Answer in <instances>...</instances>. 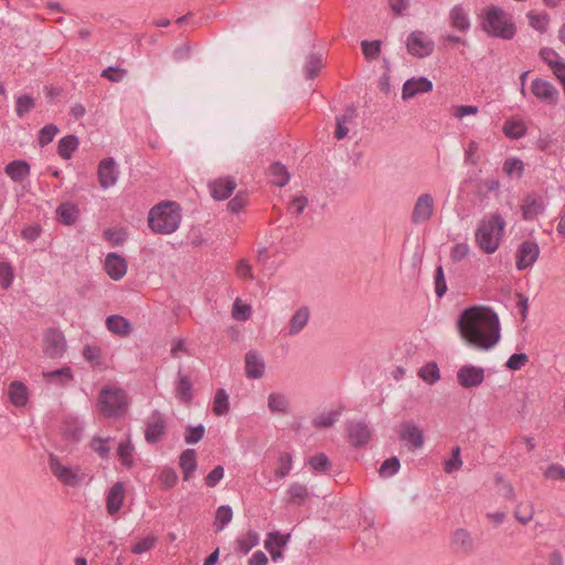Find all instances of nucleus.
I'll use <instances>...</instances> for the list:
<instances>
[{
  "instance_id": "9",
  "label": "nucleus",
  "mask_w": 565,
  "mask_h": 565,
  "mask_svg": "<svg viewBox=\"0 0 565 565\" xmlns=\"http://www.w3.org/2000/svg\"><path fill=\"white\" fill-rule=\"evenodd\" d=\"M540 246L535 241H523L515 252V267L522 271L532 267L540 256Z\"/></svg>"
},
{
  "instance_id": "53",
  "label": "nucleus",
  "mask_w": 565,
  "mask_h": 565,
  "mask_svg": "<svg viewBox=\"0 0 565 565\" xmlns=\"http://www.w3.org/2000/svg\"><path fill=\"white\" fill-rule=\"evenodd\" d=\"M159 481L161 483V489L168 491L172 489L178 482V473L172 467H164L160 475Z\"/></svg>"
},
{
  "instance_id": "48",
  "label": "nucleus",
  "mask_w": 565,
  "mask_h": 565,
  "mask_svg": "<svg viewBox=\"0 0 565 565\" xmlns=\"http://www.w3.org/2000/svg\"><path fill=\"white\" fill-rule=\"evenodd\" d=\"M34 107L35 99L29 94H23L15 98V114L19 118H23Z\"/></svg>"
},
{
  "instance_id": "24",
  "label": "nucleus",
  "mask_w": 565,
  "mask_h": 565,
  "mask_svg": "<svg viewBox=\"0 0 565 565\" xmlns=\"http://www.w3.org/2000/svg\"><path fill=\"white\" fill-rule=\"evenodd\" d=\"M106 328L119 337H128L132 332L131 322L120 315H110L105 321Z\"/></svg>"
},
{
  "instance_id": "14",
  "label": "nucleus",
  "mask_w": 565,
  "mask_h": 565,
  "mask_svg": "<svg viewBox=\"0 0 565 565\" xmlns=\"http://www.w3.org/2000/svg\"><path fill=\"white\" fill-rule=\"evenodd\" d=\"M104 270L113 280L118 281L127 274L128 262L120 254L110 252L105 257Z\"/></svg>"
},
{
  "instance_id": "46",
  "label": "nucleus",
  "mask_w": 565,
  "mask_h": 565,
  "mask_svg": "<svg viewBox=\"0 0 565 565\" xmlns=\"http://www.w3.org/2000/svg\"><path fill=\"white\" fill-rule=\"evenodd\" d=\"M530 25L539 31L540 33H545L547 31V26L550 23V14L547 12L535 13L534 11H529L526 14Z\"/></svg>"
},
{
  "instance_id": "40",
  "label": "nucleus",
  "mask_w": 565,
  "mask_h": 565,
  "mask_svg": "<svg viewBox=\"0 0 565 565\" xmlns=\"http://www.w3.org/2000/svg\"><path fill=\"white\" fill-rule=\"evenodd\" d=\"M245 371L249 379H258L263 375L264 364L253 352H248L245 355Z\"/></svg>"
},
{
  "instance_id": "25",
  "label": "nucleus",
  "mask_w": 565,
  "mask_h": 565,
  "mask_svg": "<svg viewBox=\"0 0 565 565\" xmlns=\"http://www.w3.org/2000/svg\"><path fill=\"white\" fill-rule=\"evenodd\" d=\"M46 384L66 386L73 380L72 369L67 365L43 373Z\"/></svg>"
},
{
  "instance_id": "26",
  "label": "nucleus",
  "mask_w": 565,
  "mask_h": 565,
  "mask_svg": "<svg viewBox=\"0 0 565 565\" xmlns=\"http://www.w3.org/2000/svg\"><path fill=\"white\" fill-rule=\"evenodd\" d=\"M450 25L460 31L467 32L470 29V20L467 11L461 4H456L452 7L449 13Z\"/></svg>"
},
{
  "instance_id": "31",
  "label": "nucleus",
  "mask_w": 565,
  "mask_h": 565,
  "mask_svg": "<svg viewBox=\"0 0 565 565\" xmlns=\"http://www.w3.org/2000/svg\"><path fill=\"white\" fill-rule=\"evenodd\" d=\"M402 440L409 443L414 448H420L424 445L423 431L413 424H406L399 434Z\"/></svg>"
},
{
  "instance_id": "50",
  "label": "nucleus",
  "mask_w": 565,
  "mask_h": 565,
  "mask_svg": "<svg viewBox=\"0 0 565 565\" xmlns=\"http://www.w3.org/2000/svg\"><path fill=\"white\" fill-rule=\"evenodd\" d=\"M213 412L217 416L226 415L230 412V396L227 391H216L213 401Z\"/></svg>"
},
{
  "instance_id": "6",
  "label": "nucleus",
  "mask_w": 565,
  "mask_h": 565,
  "mask_svg": "<svg viewBox=\"0 0 565 565\" xmlns=\"http://www.w3.org/2000/svg\"><path fill=\"white\" fill-rule=\"evenodd\" d=\"M49 467L61 483L72 488L78 487L85 476L79 473V468L73 469L70 466L62 465L60 458L54 454L49 456Z\"/></svg>"
},
{
  "instance_id": "27",
  "label": "nucleus",
  "mask_w": 565,
  "mask_h": 565,
  "mask_svg": "<svg viewBox=\"0 0 565 565\" xmlns=\"http://www.w3.org/2000/svg\"><path fill=\"white\" fill-rule=\"evenodd\" d=\"M179 465L183 471V479L189 481L198 468L196 451L191 448L183 450L180 455Z\"/></svg>"
},
{
  "instance_id": "33",
  "label": "nucleus",
  "mask_w": 565,
  "mask_h": 565,
  "mask_svg": "<svg viewBox=\"0 0 565 565\" xmlns=\"http://www.w3.org/2000/svg\"><path fill=\"white\" fill-rule=\"evenodd\" d=\"M259 544V534L255 530H248L244 537L235 541V551L247 555L255 546Z\"/></svg>"
},
{
  "instance_id": "37",
  "label": "nucleus",
  "mask_w": 565,
  "mask_h": 565,
  "mask_svg": "<svg viewBox=\"0 0 565 565\" xmlns=\"http://www.w3.org/2000/svg\"><path fill=\"white\" fill-rule=\"evenodd\" d=\"M134 452H135V447L131 444L130 437H128L126 440H122L119 443L118 448H117V455H118V458L124 467L129 469L135 466V461L132 458Z\"/></svg>"
},
{
  "instance_id": "13",
  "label": "nucleus",
  "mask_w": 565,
  "mask_h": 565,
  "mask_svg": "<svg viewBox=\"0 0 565 565\" xmlns=\"http://www.w3.org/2000/svg\"><path fill=\"white\" fill-rule=\"evenodd\" d=\"M434 88L433 82L425 77H411L403 84L402 99L408 100L419 94L430 93Z\"/></svg>"
},
{
  "instance_id": "59",
  "label": "nucleus",
  "mask_w": 565,
  "mask_h": 565,
  "mask_svg": "<svg viewBox=\"0 0 565 565\" xmlns=\"http://www.w3.org/2000/svg\"><path fill=\"white\" fill-rule=\"evenodd\" d=\"M248 203V192L247 191H238L234 198H232L227 203V210L231 213L237 214L239 213Z\"/></svg>"
},
{
  "instance_id": "32",
  "label": "nucleus",
  "mask_w": 565,
  "mask_h": 565,
  "mask_svg": "<svg viewBox=\"0 0 565 565\" xmlns=\"http://www.w3.org/2000/svg\"><path fill=\"white\" fill-rule=\"evenodd\" d=\"M503 134L512 139V140H516V139H520L522 137H524L527 132V128L524 124L523 120L521 119H507L504 121V125H503Z\"/></svg>"
},
{
  "instance_id": "43",
  "label": "nucleus",
  "mask_w": 565,
  "mask_h": 565,
  "mask_svg": "<svg viewBox=\"0 0 565 565\" xmlns=\"http://www.w3.org/2000/svg\"><path fill=\"white\" fill-rule=\"evenodd\" d=\"M233 519V509L228 504H222L216 509L214 527L215 532L218 533L225 529V526Z\"/></svg>"
},
{
  "instance_id": "55",
  "label": "nucleus",
  "mask_w": 565,
  "mask_h": 565,
  "mask_svg": "<svg viewBox=\"0 0 565 565\" xmlns=\"http://www.w3.org/2000/svg\"><path fill=\"white\" fill-rule=\"evenodd\" d=\"M84 359L90 363L93 367L100 366L102 363V349L95 344H86L83 349Z\"/></svg>"
},
{
  "instance_id": "41",
  "label": "nucleus",
  "mask_w": 565,
  "mask_h": 565,
  "mask_svg": "<svg viewBox=\"0 0 565 565\" xmlns=\"http://www.w3.org/2000/svg\"><path fill=\"white\" fill-rule=\"evenodd\" d=\"M322 55L319 53H311L307 57V62L303 66L305 77L307 79L316 78L322 68Z\"/></svg>"
},
{
  "instance_id": "10",
  "label": "nucleus",
  "mask_w": 565,
  "mask_h": 565,
  "mask_svg": "<svg viewBox=\"0 0 565 565\" xmlns=\"http://www.w3.org/2000/svg\"><path fill=\"white\" fill-rule=\"evenodd\" d=\"M167 431V422L160 411L151 413V419L146 424L145 439L148 444L159 443Z\"/></svg>"
},
{
  "instance_id": "35",
  "label": "nucleus",
  "mask_w": 565,
  "mask_h": 565,
  "mask_svg": "<svg viewBox=\"0 0 565 565\" xmlns=\"http://www.w3.org/2000/svg\"><path fill=\"white\" fill-rule=\"evenodd\" d=\"M279 531H273L267 534V537L264 542V547L269 553L273 562H278L284 558V547L275 540V537H279Z\"/></svg>"
},
{
  "instance_id": "49",
  "label": "nucleus",
  "mask_w": 565,
  "mask_h": 565,
  "mask_svg": "<svg viewBox=\"0 0 565 565\" xmlns=\"http://www.w3.org/2000/svg\"><path fill=\"white\" fill-rule=\"evenodd\" d=\"M289 402L280 393H271L268 397V408L271 413L287 414Z\"/></svg>"
},
{
  "instance_id": "63",
  "label": "nucleus",
  "mask_w": 565,
  "mask_h": 565,
  "mask_svg": "<svg viewBox=\"0 0 565 565\" xmlns=\"http://www.w3.org/2000/svg\"><path fill=\"white\" fill-rule=\"evenodd\" d=\"M529 362L527 354L523 352L513 353L505 362V367L510 371L521 370Z\"/></svg>"
},
{
  "instance_id": "61",
  "label": "nucleus",
  "mask_w": 565,
  "mask_h": 565,
  "mask_svg": "<svg viewBox=\"0 0 565 565\" xmlns=\"http://www.w3.org/2000/svg\"><path fill=\"white\" fill-rule=\"evenodd\" d=\"M126 74L127 70L120 66H108L102 71L100 76L109 82L118 83L122 81Z\"/></svg>"
},
{
  "instance_id": "44",
  "label": "nucleus",
  "mask_w": 565,
  "mask_h": 565,
  "mask_svg": "<svg viewBox=\"0 0 565 565\" xmlns=\"http://www.w3.org/2000/svg\"><path fill=\"white\" fill-rule=\"evenodd\" d=\"M502 171L509 178L515 177L516 179H520V178H522V175L524 173V163L518 157L508 158L503 162Z\"/></svg>"
},
{
  "instance_id": "22",
  "label": "nucleus",
  "mask_w": 565,
  "mask_h": 565,
  "mask_svg": "<svg viewBox=\"0 0 565 565\" xmlns=\"http://www.w3.org/2000/svg\"><path fill=\"white\" fill-rule=\"evenodd\" d=\"M125 483L117 481L108 491L106 497V508L110 515L117 514L122 508L125 500Z\"/></svg>"
},
{
  "instance_id": "1",
  "label": "nucleus",
  "mask_w": 565,
  "mask_h": 565,
  "mask_svg": "<svg viewBox=\"0 0 565 565\" xmlns=\"http://www.w3.org/2000/svg\"><path fill=\"white\" fill-rule=\"evenodd\" d=\"M458 333L470 347L488 351L501 339L498 313L489 306L473 305L465 308L456 321Z\"/></svg>"
},
{
  "instance_id": "18",
  "label": "nucleus",
  "mask_w": 565,
  "mask_h": 565,
  "mask_svg": "<svg viewBox=\"0 0 565 565\" xmlns=\"http://www.w3.org/2000/svg\"><path fill=\"white\" fill-rule=\"evenodd\" d=\"M546 204L544 199L536 192H530L523 199L521 205L522 218L524 221H532L545 211Z\"/></svg>"
},
{
  "instance_id": "42",
  "label": "nucleus",
  "mask_w": 565,
  "mask_h": 565,
  "mask_svg": "<svg viewBox=\"0 0 565 565\" xmlns=\"http://www.w3.org/2000/svg\"><path fill=\"white\" fill-rule=\"evenodd\" d=\"M417 375L428 385L435 384L440 379L439 367L435 361H430L423 365L418 370Z\"/></svg>"
},
{
  "instance_id": "64",
  "label": "nucleus",
  "mask_w": 565,
  "mask_h": 565,
  "mask_svg": "<svg viewBox=\"0 0 565 565\" xmlns=\"http://www.w3.org/2000/svg\"><path fill=\"white\" fill-rule=\"evenodd\" d=\"M252 315V307L242 303L238 299L233 305L232 317L237 321H246Z\"/></svg>"
},
{
  "instance_id": "28",
  "label": "nucleus",
  "mask_w": 565,
  "mask_h": 565,
  "mask_svg": "<svg viewBox=\"0 0 565 565\" xmlns=\"http://www.w3.org/2000/svg\"><path fill=\"white\" fill-rule=\"evenodd\" d=\"M270 182L279 188L285 186L290 180V173L285 164L280 161L273 162L268 168Z\"/></svg>"
},
{
  "instance_id": "19",
  "label": "nucleus",
  "mask_w": 565,
  "mask_h": 565,
  "mask_svg": "<svg viewBox=\"0 0 565 565\" xmlns=\"http://www.w3.org/2000/svg\"><path fill=\"white\" fill-rule=\"evenodd\" d=\"M347 430L349 443L354 448L364 447L371 438V430L364 422H348Z\"/></svg>"
},
{
  "instance_id": "12",
  "label": "nucleus",
  "mask_w": 565,
  "mask_h": 565,
  "mask_svg": "<svg viewBox=\"0 0 565 565\" xmlns=\"http://www.w3.org/2000/svg\"><path fill=\"white\" fill-rule=\"evenodd\" d=\"M434 214V199L430 193L419 195L412 211V222L420 224L428 222Z\"/></svg>"
},
{
  "instance_id": "7",
  "label": "nucleus",
  "mask_w": 565,
  "mask_h": 565,
  "mask_svg": "<svg viewBox=\"0 0 565 565\" xmlns=\"http://www.w3.org/2000/svg\"><path fill=\"white\" fill-rule=\"evenodd\" d=\"M66 339L64 333L55 327H49L43 333V352L51 359L61 358L66 351Z\"/></svg>"
},
{
  "instance_id": "2",
  "label": "nucleus",
  "mask_w": 565,
  "mask_h": 565,
  "mask_svg": "<svg viewBox=\"0 0 565 565\" xmlns=\"http://www.w3.org/2000/svg\"><path fill=\"white\" fill-rule=\"evenodd\" d=\"M480 28L491 38L512 40L516 34L513 15L501 7L491 4L482 10Z\"/></svg>"
},
{
  "instance_id": "16",
  "label": "nucleus",
  "mask_w": 565,
  "mask_h": 565,
  "mask_svg": "<svg viewBox=\"0 0 565 565\" xmlns=\"http://www.w3.org/2000/svg\"><path fill=\"white\" fill-rule=\"evenodd\" d=\"M532 94L541 102L550 105H556L559 93L557 88L548 81L535 78L531 85Z\"/></svg>"
},
{
  "instance_id": "62",
  "label": "nucleus",
  "mask_w": 565,
  "mask_h": 565,
  "mask_svg": "<svg viewBox=\"0 0 565 565\" xmlns=\"http://www.w3.org/2000/svg\"><path fill=\"white\" fill-rule=\"evenodd\" d=\"M109 439H104L99 436H94L90 440L89 447L100 458L106 459L109 456L110 448L106 445Z\"/></svg>"
},
{
  "instance_id": "60",
  "label": "nucleus",
  "mask_w": 565,
  "mask_h": 565,
  "mask_svg": "<svg viewBox=\"0 0 565 565\" xmlns=\"http://www.w3.org/2000/svg\"><path fill=\"white\" fill-rule=\"evenodd\" d=\"M462 466V460L460 456V447L456 446L451 449V457L445 462V472L452 473L458 471Z\"/></svg>"
},
{
  "instance_id": "29",
  "label": "nucleus",
  "mask_w": 565,
  "mask_h": 565,
  "mask_svg": "<svg viewBox=\"0 0 565 565\" xmlns=\"http://www.w3.org/2000/svg\"><path fill=\"white\" fill-rule=\"evenodd\" d=\"M78 146L79 139L76 135H66L58 140L56 151L62 159L70 160Z\"/></svg>"
},
{
  "instance_id": "20",
  "label": "nucleus",
  "mask_w": 565,
  "mask_h": 565,
  "mask_svg": "<svg viewBox=\"0 0 565 565\" xmlns=\"http://www.w3.org/2000/svg\"><path fill=\"white\" fill-rule=\"evenodd\" d=\"M211 196L215 201L227 200L236 189V181L233 177L217 178L209 182Z\"/></svg>"
},
{
  "instance_id": "47",
  "label": "nucleus",
  "mask_w": 565,
  "mask_h": 565,
  "mask_svg": "<svg viewBox=\"0 0 565 565\" xmlns=\"http://www.w3.org/2000/svg\"><path fill=\"white\" fill-rule=\"evenodd\" d=\"M361 50L366 61L376 60L381 55L382 41L381 40H363L361 42Z\"/></svg>"
},
{
  "instance_id": "36",
  "label": "nucleus",
  "mask_w": 565,
  "mask_h": 565,
  "mask_svg": "<svg viewBox=\"0 0 565 565\" xmlns=\"http://www.w3.org/2000/svg\"><path fill=\"white\" fill-rule=\"evenodd\" d=\"M84 427L75 418H68L63 424V437L66 440L78 443L83 436Z\"/></svg>"
},
{
  "instance_id": "45",
  "label": "nucleus",
  "mask_w": 565,
  "mask_h": 565,
  "mask_svg": "<svg viewBox=\"0 0 565 565\" xmlns=\"http://www.w3.org/2000/svg\"><path fill=\"white\" fill-rule=\"evenodd\" d=\"M309 467L318 473H324L330 470L331 461L324 452H318L308 459Z\"/></svg>"
},
{
  "instance_id": "56",
  "label": "nucleus",
  "mask_w": 565,
  "mask_h": 565,
  "mask_svg": "<svg viewBox=\"0 0 565 565\" xmlns=\"http://www.w3.org/2000/svg\"><path fill=\"white\" fill-rule=\"evenodd\" d=\"M435 294L437 298H443L447 290L446 276L441 265H437L434 273Z\"/></svg>"
},
{
  "instance_id": "11",
  "label": "nucleus",
  "mask_w": 565,
  "mask_h": 565,
  "mask_svg": "<svg viewBox=\"0 0 565 565\" xmlns=\"http://www.w3.org/2000/svg\"><path fill=\"white\" fill-rule=\"evenodd\" d=\"M457 380L462 388L477 387L484 380V369L471 364L462 365L457 371Z\"/></svg>"
},
{
  "instance_id": "34",
  "label": "nucleus",
  "mask_w": 565,
  "mask_h": 565,
  "mask_svg": "<svg viewBox=\"0 0 565 565\" xmlns=\"http://www.w3.org/2000/svg\"><path fill=\"white\" fill-rule=\"evenodd\" d=\"M309 320V309L307 307L299 308L289 320L288 332L290 335L298 334Z\"/></svg>"
},
{
  "instance_id": "4",
  "label": "nucleus",
  "mask_w": 565,
  "mask_h": 565,
  "mask_svg": "<svg viewBox=\"0 0 565 565\" xmlns=\"http://www.w3.org/2000/svg\"><path fill=\"white\" fill-rule=\"evenodd\" d=\"M181 223V207L174 201H163L154 205L148 215L150 230L158 234H171Z\"/></svg>"
},
{
  "instance_id": "51",
  "label": "nucleus",
  "mask_w": 565,
  "mask_h": 565,
  "mask_svg": "<svg viewBox=\"0 0 565 565\" xmlns=\"http://www.w3.org/2000/svg\"><path fill=\"white\" fill-rule=\"evenodd\" d=\"M60 132V128L55 124H47L38 132V143L41 148L50 145L55 136Z\"/></svg>"
},
{
  "instance_id": "5",
  "label": "nucleus",
  "mask_w": 565,
  "mask_h": 565,
  "mask_svg": "<svg viewBox=\"0 0 565 565\" xmlns=\"http://www.w3.org/2000/svg\"><path fill=\"white\" fill-rule=\"evenodd\" d=\"M97 406L107 418L122 417L128 406L126 391H99Z\"/></svg>"
},
{
  "instance_id": "52",
  "label": "nucleus",
  "mask_w": 565,
  "mask_h": 565,
  "mask_svg": "<svg viewBox=\"0 0 565 565\" xmlns=\"http://www.w3.org/2000/svg\"><path fill=\"white\" fill-rule=\"evenodd\" d=\"M540 58L548 65V67L552 70L553 74L555 75L556 64L563 63L565 64V60L561 58L558 56V53L552 49L544 46L539 52Z\"/></svg>"
},
{
  "instance_id": "8",
  "label": "nucleus",
  "mask_w": 565,
  "mask_h": 565,
  "mask_svg": "<svg viewBox=\"0 0 565 565\" xmlns=\"http://www.w3.org/2000/svg\"><path fill=\"white\" fill-rule=\"evenodd\" d=\"M407 52L415 57H427L433 54L435 43L423 31L411 32L406 40Z\"/></svg>"
},
{
  "instance_id": "23",
  "label": "nucleus",
  "mask_w": 565,
  "mask_h": 565,
  "mask_svg": "<svg viewBox=\"0 0 565 565\" xmlns=\"http://www.w3.org/2000/svg\"><path fill=\"white\" fill-rule=\"evenodd\" d=\"M4 173L17 183L24 181L31 173V164L24 159H15L6 164Z\"/></svg>"
},
{
  "instance_id": "38",
  "label": "nucleus",
  "mask_w": 565,
  "mask_h": 565,
  "mask_svg": "<svg viewBox=\"0 0 565 565\" xmlns=\"http://www.w3.org/2000/svg\"><path fill=\"white\" fill-rule=\"evenodd\" d=\"M103 237L113 247L121 246L128 239V228L122 226L106 228L103 233Z\"/></svg>"
},
{
  "instance_id": "30",
  "label": "nucleus",
  "mask_w": 565,
  "mask_h": 565,
  "mask_svg": "<svg viewBox=\"0 0 565 565\" xmlns=\"http://www.w3.org/2000/svg\"><path fill=\"white\" fill-rule=\"evenodd\" d=\"M344 406L340 404L335 409L323 412L319 416L312 419V425L317 429L329 428L334 425L335 422L339 420Z\"/></svg>"
},
{
  "instance_id": "39",
  "label": "nucleus",
  "mask_w": 565,
  "mask_h": 565,
  "mask_svg": "<svg viewBox=\"0 0 565 565\" xmlns=\"http://www.w3.org/2000/svg\"><path fill=\"white\" fill-rule=\"evenodd\" d=\"M288 502L295 505H302L309 497L307 486L294 482L289 486L288 490Z\"/></svg>"
},
{
  "instance_id": "17",
  "label": "nucleus",
  "mask_w": 565,
  "mask_h": 565,
  "mask_svg": "<svg viewBox=\"0 0 565 565\" xmlns=\"http://www.w3.org/2000/svg\"><path fill=\"white\" fill-rule=\"evenodd\" d=\"M450 547L455 553L470 555L475 551V540L467 529L459 527L451 534Z\"/></svg>"
},
{
  "instance_id": "54",
  "label": "nucleus",
  "mask_w": 565,
  "mask_h": 565,
  "mask_svg": "<svg viewBox=\"0 0 565 565\" xmlns=\"http://www.w3.org/2000/svg\"><path fill=\"white\" fill-rule=\"evenodd\" d=\"M14 280V268L9 262H0V286L9 289Z\"/></svg>"
},
{
  "instance_id": "21",
  "label": "nucleus",
  "mask_w": 565,
  "mask_h": 565,
  "mask_svg": "<svg viewBox=\"0 0 565 565\" xmlns=\"http://www.w3.org/2000/svg\"><path fill=\"white\" fill-rule=\"evenodd\" d=\"M55 216L61 224L71 226L78 221L81 216V210L75 202H62L55 210Z\"/></svg>"
},
{
  "instance_id": "58",
  "label": "nucleus",
  "mask_w": 565,
  "mask_h": 565,
  "mask_svg": "<svg viewBox=\"0 0 565 565\" xmlns=\"http://www.w3.org/2000/svg\"><path fill=\"white\" fill-rule=\"evenodd\" d=\"M205 434V426L203 424H199L196 426H186L184 433V441L186 445H195L198 444Z\"/></svg>"
},
{
  "instance_id": "15",
  "label": "nucleus",
  "mask_w": 565,
  "mask_h": 565,
  "mask_svg": "<svg viewBox=\"0 0 565 565\" xmlns=\"http://www.w3.org/2000/svg\"><path fill=\"white\" fill-rule=\"evenodd\" d=\"M118 175L119 171L113 157H107L100 160L97 169V178L99 185L103 189H108L114 185L118 180Z\"/></svg>"
},
{
  "instance_id": "57",
  "label": "nucleus",
  "mask_w": 565,
  "mask_h": 565,
  "mask_svg": "<svg viewBox=\"0 0 565 565\" xmlns=\"http://www.w3.org/2000/svg\"><path fill=\"white\" fill-rule=\"evenodd\" d=\"M401 468L399 459L396 456H392L391 458L385 459L380 469L379 473L383 478H388L398 472Z\"/></svg>"
},
{
  "instance_id": "3",
  "label": "nucleus",
  "mask_w": 565,
  "mask_h": 565,
  "mask_svg": "<svg viewBox=\"0 0 565 565\" xmlns=\"http://www.w3.org/2000/svg\"><path fill=\"white\" fill-rule=\"evenodd\" d=\"M507 223L500 213L480 221L475 236L478 247L488 255L495 253L504 236Z\"/></svg>"
}]
</instances>
